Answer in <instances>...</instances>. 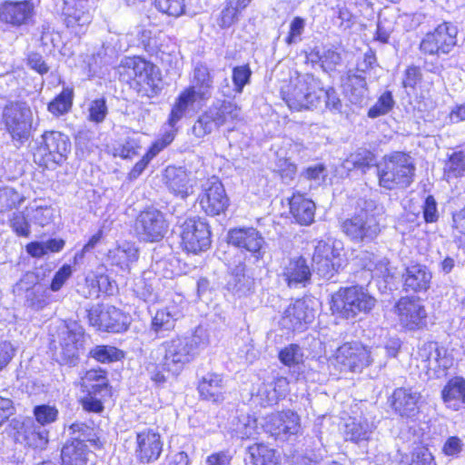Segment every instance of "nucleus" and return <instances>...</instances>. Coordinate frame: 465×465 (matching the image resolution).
<instances>
[{
  "mask_svg": "<svg viewBox=\"0 0 465 465\" xmlns=\"http://www.w3.org/2000/svg\"><path fill=\"white\" fill-rule=\"evenodd\" d=\"M185 338L193 358L198 355L201 350L206 348L210 342L207 331L201 326L195 329L191 337Z\"/></svg>",
  "mask_w": 465,
  "mask_h": 465,
  "instance_id": "56",
  "label": "nucleus"
},
{
  "mask_svg": "<svg viewBox=\"0 0 465 465\" xmlns=\"http://www.w3.org/2000/svg\"><path fill=\"white\" fill-rule=\"evenodd\" d=\"M372 430L373 425L366 419H350L345 424V439L355 443L368 440L372 433Z\"/></svg>",
  "mask_w": 465,
  "mask_h": 465,
  "instance_id": "39",
  "label": "nucleus"
},
{
  "mask_svg": "<svg viewBox=\"0 0 465 465\" xmlns=\"http://www.w3.org/2000/svg\"><path fill=\"white\" fill-rule=\"evenodd\" d=\"M249 462L252 465H279L273 450L263 444H253L247 449Z\"/></svg>",
  "mask_w": 465,
  "mask_h": 465,
  "instance_id": "43",
  "label": "nucleus"
},
{
  "mask_svg": "<svg viewBox=\"0 0 465 465\" xmlns=\"http://www.w3.org/2000/svg\"><path fill=\"white\" fill-rule=\"evenodd\" d=\"M358 259L362 268L371 272L372 277L382 278L384 281L393 277V269L386 257L363 251L358 255Z\"/></svg>",
  "mask_w": 465,
  "mask_h": 465,
  "instance_id": "29",
  "label": "nucleus"
},
{
  "mask_svg": "<svg viewBox=\"0 0 465 465\" xmlns=\"http://www.w3.org/2000/svg\"><path fill=\"white\" fill-rule=\"evenodd\" d=\"M136 441V454L141 461L152 462L159 458L163 450L159 433L153 430H144L137 433Z\"/></svg>",
  "mask_w": 465,
  "mask_h": 465,
  "instance_id": "25",
  "label": "nucleus"
},
{
  "mask_svg": "<svg viewBox=\"0 0 465 465\" xmlns=\"http://www.w3.org/2000/svg\"><path fill=\"white\" fill-rule=\"evenodd\" d=\"M401 323L409 330L421 329L426 325L427 312L419 299L402 297L395 306Z\"/></svg>",
  "mask_w": 465,
  "mask_h": 465,
  "instance_id": "21",
  "label": "nucleus"
},
{
  "mask_svg": "<svg viewBox=\"0 0 465 465\" xmlns=\"http://www.w3.org/2000/svg\"><path fill=\"white\" fill-rule=\"evenodd\" d=\"M345 92L352 104L362 103L368 95L365 77L356 73H348Z\"/></svg>",
  "mask_w": 465,
  "mask_h": 465,
  "instance_id": "40",
  "label": "nucleus"
},
{
  "mask_svg": "<svg viewBox=\"0 0 465 465\" xmlns=\"http://www.w3.org/2000/svg\"><path fill=\"white\" fill-rule=\"evenodd\" d=\"M35 15V5L32 0H10L0 5V21L15 28L28 25Z\"/></svg>",
  "mask_w": 465,
  "mask_h": 465,
  "instance_id": "18",
  "label": "nucleus"
},
{
  "mask_svg": "<svg viewBox=\"0 0 465 465\" xmlns=\"http://www.w3.org/2000/svg\"><path fill=\"white\" fill-rule=\"evenodd\" d=\"M169 222L160 210L150 207L140 212L134 221L136 237L145 242H158L169 231Z\"/></svg>",
  "mask_w": 465,
  "mask_h": 465,
  "instance_id": "9",
  "label": "nucleus"
},
{
  "mask_svg": "<svg viewBox=\"0 0 465 465\" xmlns=\"http://www.w3.org/2000/svg\"><path fill=\"white\" fill-rule=\"evenodd\" d=\"M240 115L241 108L231 101L213 103L195 121L192 128L193 134L197 138H203L223 125L238 120Z\"/></svg>",
  "mask_w": 465,
  "mask_h": 465,
  "instance_id": "5",
  "label": "nucleus"
},
{
  "mask_svg": "<svg viewBox=\"0 0 465 465\" xmlns=\"http://www.w3.org/2000/svg\"><path fill=\"white\" fill-rule=\"evenodd\" d=\"M177 321V313L164 308L156 312L152 319L151 330L157 335H164V332L174 329Z\"/></svg>",
  "mask_w": 465,
  "mask_h": 465,
  "instance_id": "42",
  "label": "nucleus"
},
{
  "mask_svg": "<svg viewBox=\"0 0 465 465\" xmlns=\"http://www.w3.org/2000/svg\"><path fill=\"white\" fill-rule=\"evenodd\" d=\"M104 313L108 316L106 323L110 327H102V330L111 332H122L127 329V317L120 310L110 306L105 308Z\"/></svg>",
  "mask_w": 465,
  "mask_h": 465,
  "instance_id": "51",
  "label": "nucleus"
},
{
  "mask_svg": "<svg viewBox=\"0 0 465 465\" xmlns=\"http://www.w3.org/2000/svg\"><path fill=\"white\" fill-rule=\"evenodd\" d=\"M252 71L247 65L236 66L232 70V82L234 90L241 94L246 84L249 83Z\"/></svg>",
  "mask_w": 465,
  "mask_h": 465,
  "instance_id": "64",
  "label": "nucleus"
},
{
  "mask_svg": "<svg viewBox=\"0 0 465 465\" xmlns=\"http://www.w3.org/2000/svg\"><path fill=\"white\" fill-rule=\"evenodd\" d=\"M300 417L292 411L272 413L264 418L262 429L272 437L285 440L300 430Z\"/></svg>",
  "mask_w": 465,
  "mask_h": 465,
  "instance_id": "16",
  "label": "nucleus"
},
{
  "mask_svg": "<svg viewBox=\"0 0 465 465\" xmlns=\"http://www.w3.org/2000/svg\"><path fill=\"white\" fill-rule=\"evenodd\" d=\"M246 266L240 262L232 270L227 283V290L238 297L249 294L253 286V280L245 273Z\"/></svg>",
  "mask_w": 465,
  "mask_h": 465,
  "instance_id": "31",
  "label": "nucleus"
},
{
  "mask_svg": "<svg viewBox=\"0 0 465 465\" xmlns=\"http://www.w3.org/2000/svg\"><path fill=\"white\" fill-rule=\"evenodd\" d=\"M420 393L411 388H397L391 398V408L402 418L414 419L420 413Z\"/></svg>",
  "mask_w": 465,
  "mask_h": 465,
  "instance_id": "22",
  "label": "nucleus"
},
{
  "mask_svg": "<svg viewBox=\"0 0 465 465\" xmlns=\"http://www.w3.org/2000/svg\"><path fill=\"white\" fill-rule=\"evenodd\" d=\"M112 262L122 269H127L129 265L138 259V249L134 243L124 242L108 252Z\"/></svg>",
  "mask_w": 465,
  "mask_h": 465,
  "instance_id": "38",
  "label": "nucleus"
},
{
  "mask_svg": "<svg viewBox=\"0 0 465 465\" xmlns=\"http://www.w3.org/2000/svg\"><path fill=\"white\" fill-rule=\"evenodd\" d=\"M465 173V153L462 152L453 153L446 161L444 165V175L447 179L459 178Z\"/></svg>",
  "mask_w": 465,
  "mask_h": 465,
  "instance_id": "47",
  "label": "nucleus"
},
{
  "mask_svg": "<svg viewBox=\"0 0 465 465\" xmlns=\"http://www.w3.org/2000/svg\"><path fill=\"white\" fill-rule=\"evenodd\" d=\"M303 351L297 344H290L279 352V360L288 367L297 366L303 362Z\"/></svg>",
  "mask_w": 465,
  "mask_h": 465,
  "instance_id": "52",
  "label": "nucleus"
},
{
  "mask_svg": "<svg viewBox=\"0 0 465 465\" xmlns=\"http://www.w3.org/2000/svg\"><path fill=\"white\" fill-rule=\"evenodd\" d=\"M315 203L302 194H294L290 200V212L301 225H309L314 220Z\"/></svg>",
  "mask_w": 465,
  "mask_h": 465,
  "instance_id": "36",
  "label": "nucleus"
},
{
  "mask_svg": "<svg viewBox=\"0 0 465 465\" xmlns=\"http://www.w3.org/2000/svg\"><path fill=\"white\" fill-rule=\"evenodd\" d=\"M120 68L141 85L139 93L143 95L154 97L161 92V73L153 64L139 56L124 57L121 61Z\"/></svg>",
  "mask_w": 465,
  "mask_h": 465,
  "instance_id": "6",
  "label": "nucleus"
},
{
  "mask_svg": "<svg viewBox=\"0 0 465 465\" xmlns=\"http://www.w3.org/2000/svg\"><path fill=\"white\" fill-rule=\"evenodd\" d=\"M395 102L392 94L390 91L384 92L377 100V102L369 109L368 116L370 118H377L388 114L394 106Z\"/></svg>",
  "mask_w": 465,
  "mask_h": 465,
  "instance_id": "54",
  "label": "nucleus"
},
{
  "mask_svg": "<svg viewBox=\"0 0 465 465\" xmlns=\"http://www.w3.org/2000/svg\"><path fill=\"white\" fill-rule=\"evenodd\" d=\"M48 302L49 292L46 287L41 283L25 296V305L35 311L44 309Z\"/></svg>",
  "mask_w": 465,
  "mask_h": 465,
  "instance_id": "48",
  "label": "nucleus"
},
{
  "mask_svg": "<svg viewBox=\"0 0 465 465\" xmlns=\"http://www.w3.org/2000/svg\"><path fill=\"white\" fill-rule=\"evenodd\" d=\"M241 11L240 7L229 1L219 15L217 19L218 25L222 28L230 27L237 20L238 14Z\"/></svg>",
  "mask_w": 465,
  "mask_h": 465,
  "instance_id": "60",
  "label": "nucleus"
},
{
  "mask_svg": "<svg viewBox=\"0 0 465 465\" xmlns=\"http://www.w3.org/2000/svg\"><path fill=\"white\" fill-rule=\"evenodd\" d=\"M198 390L203 399L214 403L224 400V383L221 375L207 373L199 382Z\"/></svg>",
  "mask_w": 465,
  "mask_h": 465,
  "instance_id": "32",
  "label": "nucleus"
},
{
  "mask_svg": "<svg viewBox=\"0 0 465 465\" xmlns=\"http://www.w3.org/2000/svg\"><path fill=\"white\" fill-rule=\"evenodd\" d=\"M415 170L413 159L409 154L394 152L378 163V183L386 190L405 189L412 183Z\"/></svg>",
  "mask_w": 465,
  "mask_h": 465,
  "instance_id": "1",
  "label": "nucleus"
},
{
  "mask_svg": "<svg viewBox=\"0 0 465 465\" xmlns=\"http://www.w3.org/2000/svg\"><path fill=\"white\" fill-rule=\"evenodd\" d=\"M282 98L292 110L319 108V95H323L320 81L311 74L292 78L282 90Z\"/></svg>",
  "mask_w": 465,
  "mask_h": 465,
  "instance_id": "2",
  "label": "nucleus"
},
{
  "mask_svg": "<svg viewBox=\"0 0 465 465\" xmlns=\"http://www.w3.org/2000/svg\"><path fill=\"white\" fill-rule=\"evenodd\" d=\"M206 100H201L198 95H196L195 91L193 89L185 88L176 98L169 118L168 124L171 127H175L176 124L182 120L187 113L193 111L194 109L195 104L204 103Z\"/></svg>",
  "mask_w": 465,
  "mask_h": 465,
  "instance_id": "28",
  "label": "nucleus"
},
{
  "mask_svg": "<svg viewBox=\"0 0 465 465\" xmlns=\"http://www.w3.org/2000/svg\"><path fill=\"white\" fill-rule=\"evenodd\" d=\"M228 242L252 253L256 259L262 257V248L265 241L262 233L255 228H235L230 230L228 232Z\"/></svg>",
  "mask_w": 465,
  "mask_h": 465,
  "instance_id": "23",
  "label": "nucleus"
},
{
  "mask_svg": "<svg viewBox=\"0 0 465 465\" xmlns=\"http://www.w3.org/2000/svg\"><path fill=\"white\" fill-rule=\"evenodd\" d=\"M282 276L290 287L301 283L305 285L311 280L312 270L302 256L290 258L282 266Z\"/></svg>",
  "mask_w": 465,
  "mask_h": 465,
  "instance_id": "26",
  "label": "nucleus"
},
{
  "mask_svg": "<svg viewBox=\"0 0 465 465\" xmlns=\"http://www.w3.org/2000/svg\"><path fill=\"white\" fill-rule=\"evenodd\" d=\"M182 244L189 252L206 251L211 245L209 224L201 218H189L181 226Z\"/></svg>",
  "mask_w": 465,
  "mask_h": 465,
  "instance_id": "12",
  "label": "nucleus"
},
{
  "mask_svg": "<svg viewBox=\"0 0 465 465\" xmlns=\"http://www.w3.org/2000/svg\"><path fill=\"white\" fill-rule=\"evenodd\" d=\"M40 277L34 272H26L13 286V292L16 296H25L31 290L40 284Z\"/></svg>",
  "mask_w": 465,
  "mask_h": 465,
  "instance_id": "53",
  "label": "nucleus"
},
{
  "mask_svg": "<svg viewBox=\"0 0 465 465\" xmlns=\"http://www.w3.org/2000/svg\"><path fill=\"white\" fill-rule=\"evenodd\" d=\"M342 251V243L336 241H320L315 246L313 255H319L322 258H327L333 262L338 260L342 262L341 252Z\"/></svg>",
  "mask_w": 465,
  "mask_h": 465,
  "instance_id": "50",
  "label": "nucleus"
},
{
  "mask_svg": "<svg viewBox=\"0 0 465 465\" xmlns=\"http://www.w3.org/2000/svg\"><path fill=\"white\" fill-rule=\"evenodd\" d=\"M335 361L341 370L357 371L374 361L372 351L357 342H347L340 346L335 354Z\"/></svg>",
  "mask_w": 465,
  "mask_h": 465,
  "instance_id": "17",
  "label": "nucleus"
},
{
  "mask_svg": "<svg viewBox=\"0 0 465 465\" xmlns=\"http://www.w3.org/2000/svg\"><path fill=\"white\" fill-rule=\"evenodd\" d=\"M341 265L342 262L335 259L331 262L319 255L312 256V271L320 277L327 280L331 279L339 272Z\"/></svg>",
  "mask_w": 465,
  "mask_h": 465,
  "instance_id": "45",
  "label": "nucleus"
},
{
  "mask_svg": "<svg viewBox=\"0 0 465 465\" xmlns=\"http://www.w3.org/2000/svg\"><path fill=\"white\" fill-rule=\"evenodd\" d=\"M457 33L456 26L443 23L425 35L420 48L429 54H449L456 45Z\"/></svg>",
  "mask_w": 465,
  "mask_h": 465,
  "instance_id": "15",
  "label": "nucleus"
},
{
  "mask_svg": "<svg viewBox=\"0 0 465 465\" xmlns=\"http://www.w3.org/2000/svg\"><path fill=\"white\" fill-rule=\"evenodd\" d=\"M73 91L64 89L62 93L48 104V110L54 115H61L69 111L72 106Z\"/></svg>",
  "mask_w": 465,
  "mask_h": 465,
  "instance_id": "55",
  "label": "nucleus"
},
{
  "mask_svg": "<svg viewBox=\"0 0 465 465\" xmlns=\"http://www.w3.org/2000/svg\"><path fill=\"white\" fill-rule=\"evenodd\" d=\"M418 367L425 371L428 379H439L453 364V357L448 349L437 341L423 343L418 351Z\"/></svg>",
  "mask_w": 465,
  "mask_h": 465,
  "instance_id": "8",
  "label": "nucleus"
},
{
  "mask_svg": "<svg viewBox=\"0 0 465 465\" xmlns=\"http://www.w3.org/2000/svg\"><path fill=\"white\" fill-rule=\"evenodd\" d=\"M83 339L81 330L64 327L59 332L58 345H54V359L60 365L75 366L79 361V346Z\"/></svg>",
  "mask_w": 465,
  "mask_h": 465,
  "instance_id": "14",
  "label": "nucleus"
},
{
  "mask_svg": "<svg viewBox=\"0 0 465 465\" xmlns=\"http://www.w3.org/2000/svg\"><path fill=\"white\" fill-rule=\"evenodd\" d=\"M152 358L173 373H178L194 358L188 347L186 338L176 336L166 340L152 351Z\"/></svg>",
  "mask_w": 465,
  "mask_h": 465,
  "instance_id": "7",
  "label": "nucleus"
},
{
  "mask_svg": "<svg viewBox=\"0 0 465 465\" xmlns=\"http://www.w3.org/2000/svg\"><path fill=\"white\" fill-rule=\"evenodd\" d=\"M288 388L289 381L287 378L277 377L272 382L262 383L254 397L262 406H271L286 396Z\"/></svg>",
  "mask_w": 465,
  "mask_h": 465,
  "instance_id": "27",
  "label": "nucleus"
},
{
  "mask_svg": "<svg viewBox=\"0 0 465 465\" xmlns=\"http://www.w3.org/2000/svg\"><path fill=\"white\" fill-rule=\"evenodd\" d=\"M155 7L170 16L179 17L184 14V0H154Z\"/></svg>",
  "mask_w": 465,
  "mask_h": 465,
  "instance_id": "57",
  "label": "nucleus"
},
{
  "mask_svg": "<svg viewBox=\"0 0 465 465\" xmlns=\"http://www.w3.org/2000/svg\"><path fill=\"white\" fill-rule=\"evenodd\" d=\"M165 178L168 189L175 195L184 199L193 193L189 176L183 168L168 167Z\"/></svg>",
  "mask_w": 465,
  "mask_h": 465,
  "instance_id": "35",
  "label": "nucleus"
},
{
  "mask_svg": "<svg viewBox=\"0 0 465 465\" xmlns=\"http://www.w3.org/2000/svg\"><path fill=\"white\" fill-rule=\"evenodd\" d=\"M376 162V156L372 152L365 148H359L344 160L342 166L349 172L359 170L365 173L370 167H377Z\"/></svg>",
  "mask_w": 465,
  "mask_h": 465,
  "instance_id": "37",
  "label": "nucleus"
},
{
  "mask_svg": "<svg viewBox=\"0 0 465 465\" xmlns=\"http://www.w3.org/2000/svg\"><path fill=\"white\" fill-rule=\"evenodd\" d=\"M34 415L40 425L45 426L56 420L58 410L54 406L43 404L35 407Z\"/></svg>",
  "mask_w": 465,
  "mask_h": 465,
  "instance_id": "59",
  "label": "nucleus"
},
{
  "mask_svg": "<svg viewBox=\"0 0 465 465\" xmlns=\"http://www.w3.org/2000/svg\"><path fill=\"white\" fill-rule=\"evenodd\" d=\"M316 58L321 62V66L325 72H331L335 70L336 66L341 63V55L339 52L333 49H327L320 54L316 53Z\"/></svg>",
  "mask_w": 465,
  "mask_h": 465,
  "instance_id": "58",
  "label": "nucleus"
},
{
  "mask_svg": "<svg viewBox=\"0 0 465 465\" xmlns=\"http://www.w3.org/2000/svg\"><path fill=\"white\" fill-rule=\"evenodd\" d=\"M9 427L17 442L35 449H44L48 443V430L35 426L30 419H13Z\"/></svg>",
  "mask_w": 465,
  "mask_h": 465,
  "instance_id": "19",
  "label": "nucleus"
},
{
  "mask_svg": "<svg viewBox=\"0 0 465 465\" xmlns=\"http://www.w3.org/2000/svg\"><path fill=\"white\" fill-rule=\"evenodd\" d=\"M262 427L258 426L256 418L248 413H241L235 416L230 426L232 435L242 440L256 439Z\"/></svg>",
  "mask_w": 465,
  "mask_h": 465,
  "instance_id": "34",
  "label": "nucleus"
},
{
  "mask_svg": "<svg viewBox=\"0 0 465 465\" xmlns=\"http://www.w3.org/2000/svg\"><path fill=\"white\" fill-rule=\"evenodd\" d=\"M431 273L421 264H413L406 269L404 286L406 290L425 292L430 288Z\"/></svg>",
  "mask_w": 465,
  "mask_h": 465,
  "instance_id": "33",
  "label": "nucleus"
},
{
  "mask_svg": "<svg viewBox=\"0 0 465 465\" xmlns=\"http://www.w3.org/2000/svg\"><path fill=\"white\" fill-rule=\"evenodd\" d=\"M342 232L353 242H371L381 232L380 224L376 218L361 212L341 223Z\"/></svg>",
  "mask_w": 465,
  "mask_h": 465,
  "instance_id": "13",
  "label": "nucleus"
},
{
  "mask_svg": "<svg viewBox=\"0 0 465 465\" xmlns=\"http://www.w3.org/2000/svg\"><path fill=\"white\" fill-rule=\"evenodd\" d=\"M451 230L455 239L465 242V207L453 213Z\"/></svg>",
  "mask_w": 465,
  "mask_h": 465,
  "instance_id": "63",
  "label": "nucleus"
},
{
  "mask_svg": "<svg viewBox=\"0 0 465 465\" xmlns=\"http://www.w3.org/2000/svg\"><path fill=\"white\" fill-rule=\"evenodd\" d=\"M213 77L206 64H197L193 69L189 89L195 91L201 100L208 101L212 97Z\"/></svg>",
  "mask_w": 465,
  "mask_h": 465,
  "instance_id": "30",
  "label": "nucleus"
},
{
  "mask_svg": "<svg viewBox=\"0 0 465 465\" xmlns=\"http://www.w3.org/2000/svg\"><path fill=\"white\" fill-rule=\"evenodd\" d=\"M376 300L363 287L341 288L332 295L331 309L345 319H353L360 313L370 312Z\"/></svg>",
  "mask_w": 465,
  "mask_h": 465,
  "instance_id": "4",
  "label": "nucleus"
},
{
  "mask_svg": "<svg viewBox=\"0 0 465 465\" xmlns=\"http://www.w3.org/2000/svg\"><path fill=\"white\" fill-rule=\"evenodd\" d=\"M35 39L41 43V45L51 51L57 45L60 40V35L54 31V27L47 21H44L40 25L35 28L34 33Z\"/></svg>",
  "mask_w": 465,
  "mask_h": 465,
  "instance_id": "46",
  "label": "nucleus"
},
{
  "mask_svg": "<svg viewBox=\"0 0 465 465\" xmlns=\"http://www.w3.org/2000/svg\"><path fill=\"white\" fill-rule=\"evenodd\" d=\"M89 356L99 362L107 363L120 360L124 353L114 346L96 345L90 350Z\"/></svg>",
  "mask_w": 465,
  "mask_h": 465,
  "instance_id": "49",
  "label": "nucleus"
},
{
  "mask_svg": "<svg viewBox=\"0 0 465 465\" xmlns=\"http://www.w3.org/2000/svg\"><path fill=\"white\" fill-rule=\"evenodd\" d=\"M88 112V119L91 122L96 124L103 123L108 113L105 99L99 98L92 101L89 104Z\"/></svg>",
  "mask_w": 465,
  "mask_h": 465,
  "instance_id": "61",
  "label": "nucleus"
},
{
  "mask_svg": "<svg viewBox=\"0 0 465 465\" xmlns=\"http://www.w3.org/2000/svg\"><path fill=\"white\" fill-rule=\"evenodd\" d=\"M71 143L69 138L55 131L45 132L41 136V142L36 148L35 157H40V162L47 165L49 163L60 164L70 152Z\"/></svg>",
  "mask_w": 465,
  "mask_h": 465,
  "instance_id": "11",
  "label": "nucleus"
},
{
  "mask_svg": "<svg viewBox=\"0 0 465 465\" xmlns=\"http://www.w3.org/2000/svg\"><path fill=\"white\" fill-rule=\"evenodd\" d=\"M21 202L19 193L11 187L0 188V212L15 207Z\"/></svg>",
  "mask_w": 465,
  "mask_h": 465,
  "instance_id": "62",
  "label": "nucleus"
},
{
  "mask_svg": "<svg viewBox=\"0 0 465 465\" xmlns=\"http://www.w3.org/2000/svg\"><path fill=\"white\" fill-rule=\"evenodd\" d=\"M68 430L71 440H67L61 450L62 465H86L89 450L85 442L97 445L99 438L95 430L80 421L72 423Z\"/></svg>",
  "mask_w": 465,
  "mask_h": 465,
  "instance_id": "3",
  "label": "nucleus"
},
{
  "mask_svg": "<svg viewBox=\"0 0 465 465\" xmlns=\"http://www.w3.org/2000/svg\"><path fill=\"white\" fill-rule=\"evenodd\" d=\"M441 398L445 403L456 401L465 404V379L462 377L450 379L441 391Z\"/></svg>",
  "mask_w": 465,
  "mask_h": 465,
  "instance_id": "44",
  "label": "nucleus"
},
{
  "mask_svg": "<svg viewBox=\"0 0 465 465\" xmlns=\"http://www.w3.org/2000/svg\"><path fill=\"white\" fill-rule=\"evenodd\" d=\"M315 317V312L305 301L298 300L291 304L283 312L282 325L288 330H302Z\"/></svg>",
  "mask_w": 465,
  "mask_h": 465,
  "instance_id": "24",
  "label": "nucleus"
},
{
  "mask_svg": "<svg viewBox=\"0 0 465 465\" xmlns=\"http://www.w3.org/2000/svg\"><path fill=\"white\" fill-rule=\"evenodd\" d=\"M63 15L65 25L71 28L75 35L84 33V27L91 22L89 13L73 5H66L63 10Z\"/></svg>",
  "mask_w": 465,
  "mask_h": 465,
  "instance_id": "41",
  "label": "nucleus"
},
{
  "mask_svg": "<svg viewBox=\"0 0 465 465\" xmlns=\"http://www.w3.org/2000/svg\"><path fill=\"white\" fill-rule=\"evenodd\" d=\"M203 193L200 195L202 209L211 216L224 212L229 205V198L223 183L217 177L213 176L203 185Z\"/></svg>",
  "mask_w": 465,
  "mask_h": 465,
  "instance_id": "20",
  "label": "nucleus"
},
{
  "mask_svg": "<svg viewBox=\"0 0 465 465\" xmlns=\"http://www.w3.org/2000/svg\"><path fill=\"white\" fill-rule=\"evenodd\" d=\"M3 120L12 139L25 143L31 133L33 114L30 107L22 102H10L3 109Z\"/></svg>",
  "mask_w": 465,
  "mask_h": 465,
  "instance_id": "10",
  "label": "nucleus"
}]
</instances>
